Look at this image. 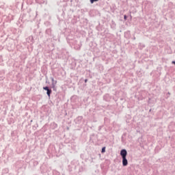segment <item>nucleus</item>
Returning <instances> with one entry per match:
<instances>
[{"label":"nucleus","mask_w":175,"mask_h":175,"mask_svg":"<svg viewBox=\"0 0 175 175\" xmlns=\"http://www.w3.org/2000/svg\"><path fill=\"white\" fill-rule=\"evenodd\" d=\"M127 154H128V152H126V150H125V149L122 150L120 152V155H121L122 158H126Z\"/></svg>","instance_id":"1"},{"label":"nucleus","mask_w":175,"mask_h":175,"mask_svg":"<svg viewBox=\"0 0 175 175\" xmlns=\"http://www.w3.org/2000/svg\"><path fill=\"white\" fill-rule=\"evenodd\" d=\"M43 90H44L46 92V94L48 95V96L50 97V95H51V90L49 89V87L46 86L43 88Z\"/></svg>","instance_id":"2"},{"label":"nucleus","mask_w":175,"mask_h":175,"mask_svg":"<svg viewBox=\"0 0 175 175\" xmlns=\"http://www.w3.org/2000/svg\"><path fill=\"white\" fill-rule=\"evenodd\" d=\"M122 165L123 166H127L128 165V160L126 159V157L122 158Z\"/></svg>","instance_id":"3"},{"label":"nucleus","mask_w":175,"mask_h":175,"mask_svg":"<svg viewBox=\"0 0 175 175\" xmlns=\"http://www.w3.org/2000/svg\"><path fill=\"white\" fill-rule=\"evenodd\" d=\"M101 152H106V148H105V147H103V148H102Z\"/></svg>","instance_id":"4"},{"label":"nucleus","mask_w":175,"mask_h":175,"mask_svg":"<svg viewBox=\"0 0 175 175\" xmlns=\"http://www.w3.org/2000/svg\"><path fill=\"white\" fill-rule=\"evenodd\" d=\"M99 0H90L91 3H94V2H98Z\"/></svg>","instance_id":"5"},{"label":"nucleus","mask_w":175,"mask_h":175,"mask_svg":"<svg viewBox=\"0 0 175 175\" xmlns=\"http://www.w3.org/2000/svg\"><path fill=\"white\" fill-rule=\"evenodd\" d=\"M126 18H127V17H126V15H124V20H126Z\"/></svg>","instance_id":"6"},{"label":"nucleus","mask_w":175,"mask_h":175,"mask_svg":"<svg viewBox=\"0 0 175 175\" xmlns=\"http://www.w3.org/2000/svg\"><path fill=\"white\" fill-rule=\"evenodd\" d=\"M87 81H88V79H85V83H87Z\"/></svg>","instance_id":"7"},{"label":"nucleus","mask_w":175,"mask_h":175,"mask_svg":"<svg viewBox=\"0 0 175 175\" xmlns=\"http://www.w3.org/2000/svg\"><path fill=\"white\" fill-rule=\"evenodd\" d=\"M172 64H175V62H172Z\"/></svg>","instance_id":"8"}]
</instances>
